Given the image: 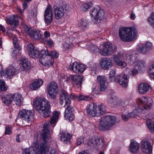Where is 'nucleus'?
Returning a JSON list of instances; mask_svg holds the SVG:
<instances>
[{"label":"nucleus","mask_w":154,"mask_h":154,"mask_svg":"<svg viewBox=\"0 0 154 154\" xmlns=\"http://www.w3.org/2000/svg\"><path fill=\"white\" fill-rule=\"evenodd\" d=\"M58 116V112H54L50 123L46 122L44 124L43 131L41 134L43 142L38 143L37 141H34L33 146L37 150L39 154H46V153L48 151L49 148L47 142V140L48 139V135L49 133L48 128L50 125H52L53 128L54 127L57 121Z\"/></svg>","instance_id":"f257e3e1"},{"label":"nucleus","mask_w":154,"mask_h":154,"mask_svg":"<svg viewBox=\"0 0 154 154\" xmlns=\"http://www.w3.org/2000/svg\"><path fill=\"white\" fill-rule=\"evenodd\" d=\"M61 92L60 97V104L64 107L67 106L64 112V117L66 119L72 121L74 118L72 113L74 110L73 107L70 105L71 103L70 96L65 90H62Z\"/></svg>","instance_id":"f03ea898"},{"label":"nucleus","mask_w":154,"mask_h":154,"mask_svg":"<svg viewBox=\"0 0 154 154\" xmlns=\"http://www.w3.org/2000/svg\"><path fill=\"white\" fill-rule=\"evenodd\" d=\"M34 104L36 109L43 117H48L51 115L50 104L45 98H41L36 99Z\"/></svg>","instance_id":"7ed1b4c3"},{"label":"nucleus","mask_w":154,"mask_h":154,"mask_svg":"<svg viewBox=\"0 0 154 154\" xmlns=\"http://www.w3.org/2000/svg\"><path fill=\"white\" fill-rule=\"evenodd\" d=\"M120 39L124 41H131L135 39L137 35V31L134 28L122 27L119 30Z\"/></svg>","instance_id":"20e7f679"},{"label":"nucleus","mask_w":154,"mask_h":154,"mask_svg":"<svg viewBox=\"0 0 154 154\" xmlns=\"http://www.w3.org/2000/svg\"><path fill=\"white\" fill-rule=\"evenodd\" d=\"M137 109L139 112L143 114L146 113L152 107V101L150 97H142L137 100Z\"/></svg>","instance_id":"39448f33"},{"label":"nucleus","mask_w":154,"mask_h":154,"mask_svg":"<svg viewBox=\"0 0 154 154\" xmlns=\"http://www.w3.org/2000/svg\"><path fill=\"white\" fill-rule=\"evenodd\" d=\"M116 118L114 116H104L100 120L99 129L101 131L108 130L116 123Z\"/></svg>","instance_id":"423d86ee"},{"label":"nucleus","mask_w":154,"mask_h":154,"mask_svg":"<svg viewBox=\"0 0 154 154\" xmlns=\"http://www.w3.org/2000/svg\"><path fill=\"white\" fill-rule=\"evenodd\" d=\"M88 116L91 117L98 116L106 112V109L103 105H97L93 103L89 104L86 108Z\"/></svg>","instance_id":"0eeeda50"},{"label":"nucleus","mask_w":154,"mask_h":154,"mask_svg":"<svg viewBox=\"0 0 154 154\" xmlns=\"http://www.w3.org/2000/svg\"><path fill=\"white\" fill-rule=\"evenodd\" d=\"M90 14L93 17V22L96 23H99L104 16V11L98 7L93 8L90 11Z\"/></svg>","instance_id":"6e6552de"},{"label":"nucleus","mask_w":154,"mask_h":154,"mask_svg":"<svg viewBox=\"0 0 154 154\" xmlns=\"http://www.w3.org/2000/svg\"><path fill=\"white\" fill-rule=\"evenodd\" d=\"M116 49V46H113L111 43L108 42L104 43L102 49L100 50L99 53L103 56H109L115 52Z\"/></svg>","instance_id":"1a4fd4ad"},{"label":"nucleus","mask_w":154,"mask_h":154,"mask_svg":"<svg viewBox=\"0 0 154 154\" xmlns=\"http://www.w3.org/2000/svg\"><path fill=\"white\" fill-rule=\"evenodd\" d=\"M33 113L32 110L23 109L19 113L18 116L23 120V122L27 125L28 123L31 122L33 117Z\"/></svg>","instance_id":"9d476101"},{"label":"nucleus","mask_w":154,"mask_h":154,"mask_svg":"<svg viewBox=\"0 0 154 154\" xmlns=\"http://www.w3.org/2000/svg\"><path fill=\"white\" fill-rule=\"evenodd\" d=\"M47 90L50 97L52 99H55L56 94L58 91L57 84L55 82H51L48 87Z\"/></svg>","instance_id":"9b49d317"},{"label":"nucleus","mask_w":154,"mask_h":154,"mask_svg":"<svg viewBox=\"0 0 154 154\" xmlns=\"http://www.w3.org/2000/svg\"><path fill=\"white\" fill-rule=\"evenodd\" d=\"M66 6L63 5L59 6L54 5V9L55 18L57 20L63 17L66 11Z\"/></svg>","instance_id":"f8f14e48"},{"label":"nucleus","mask_w":154,"mask_h":154,"mask_svg":"<svg viewBox=\"0 0 154 154\" xmlns=\"http://www.w3.org/2000/svg\"><path fill=\"white\" fill-rule=\"evenodd\" d=\"M86 144L91 148H95L98 147L99 145L103 147L105 146V142L103 139L99 138L95 139H89L87 140Z\"/></svg>","instance_id":"ddd939ff"},{"label":"nucleus","mask_w":154,"mask_h":154,"mask_svg":"<svg viewBox=\"0 0 154 154\" xmlns=\"http://www.w3.org/2000/svg\"><path fill=\"white\" fill-rule=\"evenodd\" d=\"M68 79L77 87L81 86L82 82L84 80L83 75H70L68 77Z\"/></svg>","instance_id":"4468645a"},{"label":"nucleus","mask_w":154,"mask_h":154,"mask_svg":"<svg viewBox=\"0 0 154 154\" xmlns=\"http://www.w3.org/2000/svg\"><path fill=\"white\" fill-rule=\"evenodd\" d=\"M123 54L121 53L114 55L113 56V61L116 65L122 68H124L127 66L126 62L123 61L124 58Z\"/></svg>","instance_id":"2eb2a0df"},{"label":"nucleus","mask_w":154,"mask_h":154,"mask_svg":"<svg viewBox=\"0 0 154 154\" xmlns=\"http://www.w3.org/2000/svg\"><path fill=\"white\" fill-rule=\"evenodd\" d=\"M69 69L75 73L81 74L85 70V67L84 65L82 64L74 62L70 64L69 66Z\"/></svg>","instance_id":"dca6fc26"},{"label":"nucleus","mask_w":154,"mask_h":154,"mask_svg":"<svg viewBox=\"0 0 154 154\" xmlns=\"http://www.w3.org/2000/svg\"><path fill=\"white\" fill-rule=\"evenodd\" d=\"M44 17L45 23L48 25L51 24L53 20V12L51 5H48L46 8Z\"/></svg>","instance_id":"f3484780"},{"label":"nucleus","mask_w":154,"mask_h":154,"mask_svg":"<svg viewBox=\"0 0 154 154\" xmlns=\"http://www.w3.org/2000/svg\"><path fill=\"white\" fill-rule=\"evenodd\" d=\"M115 82L123 87L126 88L128 86V79L125 75L121 74L117 75L116 77Z\"/></svg>","instance_id":"a211bd4d"},{"label":"nucleus","mask_w":154,"mask_h":154,"mask_svg":"<svg viewBox=\"0 0 154 154\" xmlns=\"http://www.w3.org/2000/svg\"><path fill=\"white\" fill-rule=\"evenodd\" d=\"M138 56V54L136 51L130 50L126 54V59L129 60V63L131 64H134L139 60L137 58Z\"/></svg>","instance_id":"6ab92c4d"},{"label":"nucleus","mask_w":154,"mask_h":154,"mask_svg":"<svg viewBox=\"0 0 154 154\" xmlns=\"http://www.w3.org/2000/svg\"><path fill=\"white\" fill-rule=\"evenodd\" d=\"M54 57L51 54L43 57L41 59L40 61L43 65L46 66H50L52 65L54 62Z\"/></svg>","instance_id":"aec40b11"},{"label":"nucleus","mask_w":154,"mask_h":154,"mask_svg":"<svg viewBox=\"0 0 154 154\" xmlns=\"http://www.w3.org/2000/svg\"><path fill=\"white\" fill-rule=\"evenodd\" d=\"M100 64L102 68L104 70L108 69L112 66V60L107 58H101L100 61Z\"/></svg>","instance_id":"412c9836"},{"label":"nucleus","mask_w":154,"mask_h":154,"mask_svg":"<svg viewBox=\"0 0 154 154\" xmlns=\"http://www.w3.org/2000/svg\"><path fill=\"white\" fill-rule=\"evenodd\" d=\"M141 148L142 151L145 153H151L152 147L146 140H143L141 143Z\"/></svg>","instance_id":"4be33fe9"},{"label":"nucleus","mask_w":154,"mask_h":154,"mask_svg":"<svg viewBox=\"0 0 154 154\" xmlns=\"http://www.w3.org/2000/svg\"><path fill=\"white\" fill-rule=\"evenodd\" d=\"M97 80L99 83L100 89L101 91H104L106 88L107 84V79L104 76L98 75L97 77Z\"/></svg>","instance_id":"5701e85b"},{"label":"nucleus","mask_w":154,"mask_h":154,"mask_svg":"<svg viewBox=\"0 0 154 154\" xmlns=\"http://www.w3.org/2000/svg\"><path fill=\"white\" fill-rule=\"evenodd\" d=\"M20 18L17 15H13L8 19V21L11 26V29L14 30L15 28L18 25V20Z\"/></svg>","instance_id":"b1692460"},{"label":"nucleus","mask_w":154,"mask_h":154,"mask_svg":"<svg viewBox=\"0 0 154 154\" xmlns=\"http://www.w3.org/2000/svg\"><path fill=\"white\" fill-rule=\"evenodd\" d=\"M10 66L6 70L5 73L8 76L15 75L18 73V69L15 66Z\"/></svg>","instance_id":"393cba45"},{"label":"nucleus","mask_w":154,"mask_h":154,"mask_svg":"<svg viewBox=\"0 0 154 154\" xmlns=\"http://www.w3.org/2000/svg\"><path fill=\"white\" fill-rule=\"evenodd\" d=\"M84 44L86 45V47H82V48H86L88 50L93 53H96L97 52H99V49L97 46L94 44L90 42H84Z\"/></svg>","instance_id":"a878e982"},{"label":"nucleus","mask_w":154,"mask_h":154,"mask_svg":"<svg viewBox=\"0 0 154 154\" xmlns=\"http://www.w3.org/2000/svg\"><path fill=\"white\" fill-rule=\"evenodd\" d=\"M13 95L10 94H6L2 97V101L4 104L9 105L10 104L13 100Z\"/></svg>","instance_id":"bb28decb"},{"label":"nucleus","mask_w":154,"mask_h":154,"mask_svg":"<svg viewBox=\"0 0 154 154\" xmlns=\"http://www.w3.org/2000/svg\"><path fill=\"white\" fill-rule=\"evenodd\" d=\"M60 137L61 140L64 143H70V139L71 136L68 133L66 132H63L61 133Z\"/></svg>","instance_id":"cd10ccee"},{"label":"nucleus","mask_w":154,"mask_h":154,"mask_svg":"<svg viewBox=\"0 0 154 154\" xmlns=\"http://www.w3.org/2000/svg\"><path fill=\"white\" fill-rule=\"evenodd\" d=\"M40 53L42 55V57H45V56L51 54L54 57L57 58L59 55V54L56 51H49L47 50H43L41 51Z\"/></svg>","instance_id":"c85d7f7f"},{"label":"nucleus","mask_w":154,"mask_h":154,"mask_svg":"<svg viewBox=\"0 0 154 154\" xmlns=\"http://www.w3.org/2000/svg\"><path fill=\"white\" fill-rule=\"evenodd\" d=\"M43 83V82L41 79L35 80L30 85V87L32 90H36L39 88Z\"/></svg>","instance_id":"c756f323"},{"label":"nucleus","mask_w":154,"mask_h":154,"mask_svg":"<svg viewBox=\"0 0 154 154\" xmlns=\"http://www.w3.org/2000/svg\"><path fill=\"white\" fill-rule=\"evenodd\" d=\"M70 96L71 99H75L78 101L84 100L85 101H89L91 99V98L89 96H85L80 95L79 96L75 95L74 94H69Z\"/></svg>","instance_id":"7c9ffc66"},{"label":"nucleus","mask_w":154,"mask_h":154,"mask_svg":"<svg viewBox=\"0 0 154 154\" xmlns=\"http://www.w3.org/2000/svg\"><path fill=\"white\" fill-rule=\"evenodd\" d=\"M139 148V145L137 142L131 140L129 149L132 152L136 153L138 151Z\"/></svg>","instance_id":"2f4dec72"},{"label":"nucleus","mask_w":154,"mask_h":154,"mask_svg":"<svg viewBox=\"0 0 154 154\" xmlns=\"http://www.w3.org/2000/svg\"><path fill=\"white\" fill-rule=\"evenodd\" d=\"M28 34L31 38L36 40L40 39L42 37L41 32L39 30L31 31Z\"/></svg>","instance_id":"473e14b6"},{"label":"nucleus","mask_w":154,"mask_h":154,"mask_svg":"<svg viewBox=\"0 0 154 154\" xmlns=\"http://www.w3.org/2000/svg\"><path fill=\"white\" fill-rule=\"evenodd\" d=\"M118 100V99L116 96L115 93H113L110 95L108 103L112 106H116Z\"/></svg>","instance_id":"72a5a7b5"},{"label":"nucleus","mask_w":154,"mask_h":154,"mask_svg":"<svg viewBox=\"0 0 154 154\" xmlns=\"http://www.w3.org/2000/svg\"><path fill=\"white\" fill-rule=\"evenodd\" d=\"M149 86L145 83H141L139 86L138 91L140 93L143 94L146 92L149 89Z\"/></svg>","instance_id":"f704fd0d"},{"label":"nucleus","mask_w":154,"mask_h":154,"mask_svg":"<svg viewBox=\"0 0 154 154\" xmlns=\"http://www.w3.org/2000/svg\"><path fill=\"white\" fill-rule=\"evenodd\" d=\"M13 100L15 102V104L20 105L22 101V99L21 95L19 93H16L12 94Z\"/></svg>","instance_id":"c9c22d12"},{"label":"nucleus","mask_w":154,"mask_h":154,"mask_svg":"<svg viewBox=\"0 0 154 154\" xmlns=\"http://www.w3.org/2000/svg\"><path fill=\"white\" fill-rule=\"evenodd\" d=\"M134 65L135 66L137 67V69L139 71L143 70L146 67L145 62L143 60H138Z\"/></svg>","instance_id":"e433bc0d"},{"label":"nucleus","mask_w":154,"mask_h":154,"mask_svg":"<svg viewBox=\"0 0 154 154\" xmlns=\"http://www.w3.org/2000/svg\"><path fill=\"white\" fill-rule=\"evenodd\" d=\"M146 124L150 131L154 133V122L150 119H148L146 122Z\"/></svg>","instance_id":"4c0bfd02"},{"label":"nucleus","mask_w":154,"mask_h":154,"mask_svg":"<svg viewBox=\"0 0 154 154\" xmlns=\"http://www.w3.org/2000/svg\"><path fill=\"white\" fill-rule=\"evenodd\" d=\"M128 103V101L125 99L118 100L116 106L124 108Z\"/></svg>","instance_id":"58836bf2"},{"label":"nucleus","mask_w":154,"mask_h":154,"mask_svg":"<svg viewBox=\"0 0 154 154\" xmlns=\"http://www.w3.org/2000/svg\"><path fill=\"white\" fill-rule=\"evenodd\" d=\"M148 72L151 78L154 79V62H152L150 65Z\"/></svg>","instance_id":"ea45409f"},{"label":"nucleus","mask_w":154,"mask_h":154,"mask_svg":"<svg viewBox=\"0 0 154 154\" xmlns=\"http://www.w3.org/2000/svg\"><path fill=\"white\" fill-rule=\"evenodd\" d=\"M92 5V4L91 2L84 3L81 7V10L83 11H86Z\"/></svg>","instance_id":"a19ab883"},{"label":"nucleus","mask_w":154,"mask_h":154,"mask_svg":"<svg viewBox=\"0 0 154 154\" xmlns=\"http://www.w3.org/2000/svg\"><path fill=\"white\" fill-rule=\"evenodd\" d=\"M30 57L33 58H38L39 57L40 52L39 50L36 48L32 52V53L29 54Z\"/></svg>","instance_id":"79ce46f5"},{"label":"nucleus","mask_w":154,"mask_h":154,"mask_svg":"<svg viewBox=\"0 0 154 154\" xmlns=\"http://www.w3.org/2000/svg\"><path fill=\"white\" fill-rule=\"evenodd\" d=\"M7 87L5 85V83L3 80L0 79V91H7Z\"/></svg>","instance_id":"37998d69"},{"label":"nucleus","mask_w":154,"mask_h":154,"mask_svg":"<svg viewBox=\"0 0 154 154\" xmlns=\"http://www.w3.org/2000/svg\"><path fill=\"white\" fill-rule=\"evenodd\" d=\"M148 22L154 28V13H152L150 17L149 18Z\"/></svg>","instance_id":"c03bdc74"},{"label":"nucleus","mask_w":154,"mask_h":154,"mask_svg":"<svg viewBox=\"0 0 154 154\" xmlns=\"http://www.w3.org/2000/svg\"><path fill=\"white\" fill-rule=\"evenodd\" d=\"M116 74V71L115 70H112L110 72L109 78L111 81H115V75Z\"/></svg>","instance_id":"a18cd8bd"},{"label":"nucleus","mask_w":154,"mask_h":154,"mask_svg":"<svg viewBox=\"0 0 154 154\" xmlns=\"http://www.w3.org/2000/svg\"><path fill=\"white\" fill-rule=\"evenodd\" d=\"M14 45L16 49L14 51L13 53L17 54V53H18L19 51L21 49V47L19 45L18 43H16Z\"/></svg>","instance_id":"49530a36"},{"label":"nucleus","mask_w":154,"mask_h":154,"mask_svg":"<svg viewBox=\"0 0 154 154\" xmlns=\"http://www.w3.org/2000/svg\"><path fill=\"white\" fill-rule=\"evenodd\" d=\"M87 21L86 20L81 19L79 24V26L81 27L82 28L85 27L87 25Z\"/></svg>","instance_id":"de8ad7c7"},{"label":"nucleus","mask_w":154,"mask_h":154,"mask_svg":"<svg viewBox=\"0 0 154 154\" xmlns=\"http://www.w3.org/2000/svg\"><path fill=\"white\" fill-rule=\"evenodd\" d=\"M30 62H27L22 64V68L23 71L29 69L30 68Z\"/></svg>","instance_id":"09e8293b"},{"label":"nucleus","mask_w":154,"mask_h":154,"mask_svg":"<svg viewBox=\"0 0 154 154\" xmlns=\"http://www.w3.org/2000/svg\"><path fill=\"white\" fill-rule=\"evenodd\" d=\"M27 46L29 54L32 53V52L36 48L32 44L30 43L29 44L27 45Z\"/></svg>","instance_id":"8fccbe9b"},{"label":"nucleus","mask_w":154,"mask_h":154,"mask_svg":"<svg viewBox=\"0 0 154 154\" xmlns=\"http://www.w3.org/2000/svg\"><path fill=\"white\" fill-rule=\"evenodd\" d=\"M149 50L145 46L139 48L138 49V51L139 53L142 54H146L147 53V51Z\"/></svg>","instance_id":"3c124183"},{"label":"nucleus","mask_w":154,"mask_h":154,"mask_svg":"<svg viewBox=\"0 0 154 154\" xmlns=\"http://www.w3.org/2000/svg\"><path fill=\"white\" fill-rule=\"evenodd\" d=\"M43 42L45 44H47V45L49 47H51L53 44V41L51 39H47L45 41H43Z\"/></svg>","instance_id":"603ef678"},{"label":"nucleus","mask_w":154,"mask_h":154,"mask_svg":"<svg viewBox=\"0 0 154 154\" xmlns=\"http://www.w3.org/2000/svg\"><path fill=\"white\" fill-rule=\"evenodd\" d=\"M84 137L82 136L80 137L77 140V146L80 145L84 142Z\"/></svg>","instance_id":"864d4df0"},{"label":"nucleus","mask_w":154,"mask_h":154,"mask_svg":"<svg viewBox=\"0 0 154 154\" xmlns=\"http://www.w3.org/2000/svg\"><path fill=\"white\" fill-rule=\"evenodd\" d=\"M11 128L8 126H7L5 127V134H9L11 133Z\"/></svg>","instance_id":"5fc2aeb1"},{"label":"nucleus","mask_w":154,"mask_h":154,"mask_svg":"<svg viewBox=\"0 0 154 154\" xmlns=\"http://www.w3.org/2000/svg\"><path fill=\"white\" fill-rule=\"evenodd\" d=\"M44 35L45 36L42 38L43 41H46V40L48 39L47 38L49 37L50 36L49 32L48 31H45L44 33Z\"/></svg>","instance_id":"6e6d98bb"},{"label":"nucleus","mask_w":154,"mask_h":154,"mask_svg":"<svg viewBox=\"0 0 154 154\" xmlns=\"http://www.w3.org/2000/svg\"><path fill=\"white\" fill-rule=\"evenodd\" d=\"M27 62H29L26 57H22L21 59V64H23L26 63H27Z\"/></svg>","instance_id":"4d7b16f0"},{"label":"nucleus","mask_w":154,"mask_h":154,"mask_svg":"<svg viewBox=\"0 0 154 154\" xmlns=\"http://www.w3.org/2000/svg\"><path fill=\"white\" fill-rule=\"evenodd\" d=\"M152 46V44L150 42H147L145 44V47L148 49L149 50Z\"/></svg>","instance_id":"13d9d810"},{"label":"nucleus","mask_w":154,"mask_h":154,"mask_svg":"<svg viewBox=\"0 0 154 154\" xmlns=\"http://www.w3.org/2000/svg\"><path fill=\"white\" fill-rule=\"evenodd\" d=\"M122 118L123 119V120L125 121H127L128 119L129 116H128V115H125L122 114Z\"/></svg>","instance_id":"bf43d9fd"},{"label":"nucleus","mask_w":154,"mask_h":154,"mask_svg":"<svg viewBox=\"0 0 154 154\" xmlns=\"http://www.w3.org/2000/svg\"><path fill=\"white\" fill-rule=\"evenodd\" d=\"M131 72V75L133 76H134L137 73V70L135 69H133Z\"/></svg>","instance_id":"052dcab7"},{"label":"nucleus","mask_w":154,"mask_h":154,"mask_svg":"<svg viewBox=\"0 0 154 154\" xmlns=\"http://www.w3.org/2000/svg\"><path fill=\"white\" fill-rule=\"evenodd\" d=\"M88 127L89 128L90 127L91 129L94 128H95V125H94L92 123H89V125H88Z\"/></svg>","instance_id":"680f3d73"},{"label":"nucleus","mask_w":154,"mask_h":154,"mask_svg":"<svg viewBox=\"0 0 154 154\" xmlns=\"http://www.w3.org/2000/svg\"><path fill=\"white\" fill-rule=\"evenodd\" d=\"M79 154H90V153L88 150H85L79 152Z\"/></svg>","instance_id":"e2e57ef3"},{"label":"nucleus","mask_w":154,"mask_h":154,"mask_svg":"<svg viewBox=\"0 0 154 154\" xmlns=\"http://www.w3.org/2000/svg\"><path fill=\"white\" fill-rule=\"evenodd\" d=\"M27 2H24L23 3V10L26 9L27 7Z\"/></svg>","instance_id":"0e129e2a"},{"label":"nucleus","mask_w":154,"mask_h":154,"mask_svg":"<svg viewBox=\"0 0 154 154\" xmlns=\"http://www.w3.org/2000/svg\"><path fill=\"white\" fill-rule=\"evenodd\" d=\"M135 15L134 13H133L132 11L131 12V15L130 16V18L131 19L134 20L135 19Z\"/></svg>","instance_id":"69168bd1"},{"label":"nucleus","mask_w":154,"mask_h":154,"mask_svg":"<svg viewBox=\"0 0 154 154\" xmlns=\"http://www.w3.org/2000/svg\"><path fill=\"white\" fill-rule=\"evenodd\" d=\"M134 112H132L131 113H129L128 115V116H129V117H134L135 115Z\"/></svg>","instance_id":"338daca9"},{"label":"nucleus","mask_w":154,"mask_h":154,"mask_svg":"<svg viewBox=\"0 0 154 154\" xmlns=\"http://www.w3.org/2000/svg\"><path fill=\"white\" fill-rule=\"evenodd\" d=\"M0 30L3 32H5V27L1 25H0Z\"/></svg>","instance_id":"774afa93"}]
</instances>
